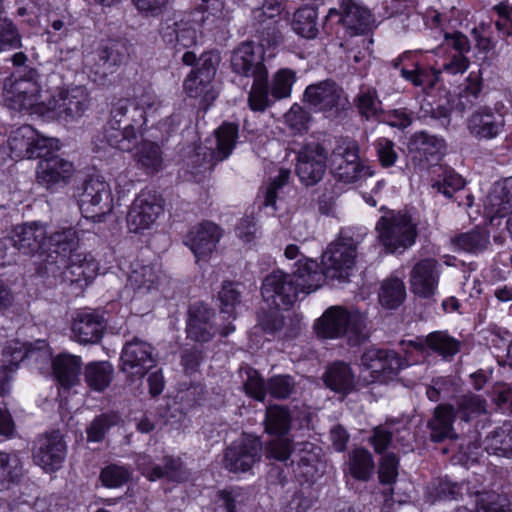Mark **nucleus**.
I'll list each match as a JSON object with an SVG mask.
<instances>
[{"label": "nucleus", "mask_w": 512, "mask_h": 512, "mask_svg": "<svg viewBox=\"0 0 512 512\" xmlns=\"http://www.w3.org/2000/svg\"><path fill=\"white\" fill-rule=\"evenodd\" d=\"M374 469V462L371 453L364 448L355 449L349 460V470L351 475L362 481L370 478Z\"/></svg>", "instance_id": "603ef678"}, {"label": "nucleus", "mask_w": 512, "mask_h": 512, "mask_svg": "<svg viewBox=\"0 0 512 512\" xmlns=\"http://www.w3.org/2000/svg\"><path fill=\"white\" fill-rule=\"evenodd\" d=\"M454 420L455 412L451 405H438L434 410L433 417L428 422L431 439L440 442L445 438H452L454 435Z\"/></svg>", "instance_id": "473e14b6"}, {"label": "nucleus", "mask_w": 512, "mask_h": 512, "mask_svg": "<svg viewBox=\"0 0 512 512\" xmlns=\"http://www.w3.org/2000/svg\"><path fill=\"white\" fill-rule=\"evenodd\" d=\"M123 60L124 53L121 51L120 45L113 43L87 56L85 68L93 82L104 84L108 76L116 71Z\"/></svg>", "instance_id": "2eb2a0df"}, {"label": "nucleus", "mask_w": 512, "mask_h": 512, "mask_svg": "<svg viewBox=\"0 0 512 512\" xmlns=\"http://www.w3.org/2000/svg\"><path fill=\"white\" fill-rule=\"evenodd\" d=\"M120 361L124 373L141 379L156 365L157 357L150 343L135 337L123 346Z\"/></svg>", "instance_id": "ddd939ff"}, {"label": "nucleus", "mask_w": 512, "mask_h": 512, "mask_svg": "<svg viewBox=\"0 0 512 512\" xmlns=\"http://www.w3.org/2000/svg\"><path fill=\"white\" fill-rule=\"evenodd\" d=\"M22 476V463L17 453L0 451V491L17 483Z\"/></svg>", "instance_id": "09e8293b"}, {"label": "nucleus", "mask_w": 512, "mask_h": 512, "mask_svg": "<svg viewBox=\"0 0 512 512\" xmlns=\"http://www.w3.org/2000/svg\"><path fill=\"white\" fill-rule=\"evenodd\" d=\"M295 388V381L290 375H277L267 382L269 394L275 398H287Z\"/></svg>", "instance_id": "69168bd1"}, {"label": "nucleus", "mask_w": 512, "mask_h": 512, "mask_svg": "<svg viewBox=\"0 0 512 512\" xmlns=\"http://www.w3.org/2000/svg\"><path fill=\"white\" fill-rule=\"evenodd\" d=\"M75 173L74 164L58 155L41 159L36 168L37 183L48 189L67 185Z\"/></svg>", "instance_id": "dca6fc26"}, {"label": "nucleus", "mask_w": 512, "mask_h": 512, "mask_svg": "<svg viewBox=\"0 0 512 512\" xmlns=\"http://www.w3.org/2000/svg\"><path fill=\"white\" fill-rule=\"evenodd\" d=\"M406 289L402 280L389 278L385 280L379 292V301L388 309L397 308L405 299Z\"/></svg>", "instance_id": "8fccbe9b"}, {"label": "nucleus", "mask_w": 512, "mask_h": 512, "mask_svg": "<svg viewBox=\"0 0 512 512\" xmlns=\"http://www.w3.org/2000/svg\"><path fill=\"white\" fill-rule=\"evenodd\" d=\"M104 323L94 312H80L72 323L73 338L81 344L97 343L103 335Z\"/></svg>", "instance_id": "a878e982"}, {"label": "nucleus", "mask_w": 512, "mask_h": 512, "mask_svg": "<svg viewBox=\"0 0 512 512\" xmlns=\"http://www.w3.org/2000/svg\"><path fill=\"white\" fill-rule=\"evenodd\" d=\"M327 387L336 391L347 393L354 387V375L350 367L338 362L331 365L324 376Z\"/></svg>", "instance_id": "c03bdc74"}, {"label": "nucleus", "mask_w": 512, "mask_h": 512, "mask_svg": "<svg viewBox=\"0 0 512 512\" xmlns=\"http://www.w3.org/2000/svg\"><path fill=\"white\" fill-rule=\"evenodd\" d=\"M47 227L42 222H28L15 226L8 238L0 242V251L6 256L7 243L24 255L45 252L47 248Z\"/></svg>", "instance_id": "1a4fd4ad"}, {"label": "nucleus", "mask_w": 512, "mask_h": 512, "mask_svg": "<svg viewBox=\"0 0 512 512\" xmlns=\"http://www.w3.org/2000/svg\"><path fill=\"white\" fill-rule=\"evenodd\" d=\"M131 107L128 100H120L116 103L112 110V117L104 131L93 138L95 150H105L108 146L121 151H131L134 148L140 127L136 128L134 122L126 123L131 120V117L125 119Z\"/></svg>", "instance_id": "f03ea898"}, {"label": "nucleus", "mask_w": 512, "mask_h": 512, "mask_svg": "<svg viewBox=\"0 0 512 512\" xmlns=\"http://www.w3.org/2000/svg\"><path fill=\"white\" fill-rule=\"evenodd\" d=\"M292 29L304 38H315L319 32L316 8L308 5L299 8L294 13Z\"/></svg>", "instance_id": "79ce46f5"}, {"label": "nucleus", "mask_w": 512, "mask_h": 512, "mask_svg": "<svg viewBox=\"0 0 512 512\" xmlns=\"http://www.w3.org/2000/svg\"><path fill=\"white\" fill-rule=\"evenodd\" d=\"M489 238V233L486 230L474 229L453 237L451 244L456 250L479 253L487 249L490 243Z\"/></svg>", "instance_id": "a18cd8bd"}, {"label": "nucleus", "mask_w": 512, "mask_h": 512, "mask_svg": "<svg viewBox=\"0 0 512 512\" xmlns=\"http://www.w3.org/2000/svg\"><path fill=\"white\" fill-rule=\"evenodd\" d=\"M244 374L245 392L258 401H264L266 396L267 384L264 383V380L262 379L260 374L255 369L250 367L244 370Z\"/></svg>", "instance_id": "e2e57ef3"}, {"label": "nucleus", "mask_w": 512, "mask_h": 512, "mask_svg": "<svg viewBox=\"0 0 512 512\" xmlns=\"http://www.w3.org/2000/svg\"><path fill=\"white\" fill-rule=\"evenodd\" d=\"M3 99L13 110L45 115L47 100L42 99V89L32 77L12 75L4 82Z\"/></svg>", "instance_id": "20e7f679"}, {"label": "nucleus", "mask_w": 512, "mask_h": 512, "mask_svg": "<svg viewBox=\"0 0 512 512\" xmlns=\"http://www.w3.org/2000/svg\"><path fill=\"white\" fill-rule=\"evenodd\" d=\"M240 498L237 492H220L214 503V512H242L243 499Z\"/></svg>", "instance_id": "774afa93"}, {"label": "nucleus", "mask_w": 512, "mask_h": 512, "mask_svg": "<svg viewBox=\"0 0 512 512\" xmlns=\"http://www.w3.org/2000/svg\"><path fill=\"white\" fill-rule=\"evenodd\" d=\"M120 418L117 414H101L94 418L86 429L87 439L90 442H100L106 432L118 424Z\"/></svg>", "instance_id": "13d9d810"}, {"label": "nucleus", "mask_w": 512, "mask_h": 512, "mask_svg": "<svg viewBox=\"0 0 512 512\" xmlns=\"http://www.w3.org/2000/svg\"><path fill=\"white\" fill-rule=\"evenodd\" d=\"M79 235L72 227L57 230L47 237L46 251H51L62 257H69L78 252Z\"/></svg>", "instance_id": "c9c22d12"}, {"label": "nucleus", "mask_w": 512, "mask_h": 512, "mask_svg": "<svg viewBox=\"0 0 512 512\" xmlns=\"http://www.w3.org/2000/svg\"><path fill=\"white\" fill-rule=\"evenodd\" d=\"M295 81L296 74L294 71L288 68L278 70L272 78L271 95L273 98L276 100L288 98Z\"/></svg>", "instance_id": "4d7b16f0"}, {"label": "nucleus", "mask_w": 512, "mask_h": 512, "mask_svg": "<svg viewBox=\"0 0 512 512\" xmlns=\"http://www.w3.org/2000/svg\"><path fill=\"white\" fill-rule=\"evenodd\" d=\"M330 166L335 178L347 184L373 176L372 169L360 162L359 147L351 140L336 145L331 154Z\"/></svg>", "instance_id": "423d86ee"}, {"label": "nucleus", "mask_w": 512, "mask_h": 512, "mask_svg": "<svg viewBox=\"0 0 512 512\" xmlns=\"http://www.w3.org/2000/svg\"><path fill=\"white\" fill-rule=\"evenodd\" d=\"M130 472L118 465H109L102 469L100 480L105 487L117 488L128 481Z\"/></svg>", "instance_id": "0e129e2a"}, {"label": "nucleus", "mask_w": 512, "mask_h": 512, "mask_svg": "<svg viewBox=\"0 0 512 512\" xmlns=\"http://www.w3.org/2000/svg\"><path fill=\"white\" fill-rule=\"evenodd\" d=\"M476 512H511L506 496L495 492H483L477 496Z\"/></svg>", "instance_id": "6e6d98bb"}, {"label": "nucleus", "mask_w": 512, "mask_h": 512, "mask_svg": "<svg viewBox=\"0 0 512 512\" xmlns=\"http://www.w3.org/2000/svg\"><path fill=\"white\" fill-rule=\"evenodd\" d=\"M484 443L488 453L512 458V425L504 423L495 428L486 437Z\"/></svg>", "instance_id": "4c0bfd02"}, {"label": "nucleus", "mask_w": 512, "mask_h": 512, "mask_svg": "<svg viewBox=\"0 0 512 512\" xmlns=\"http://www.w3.org/2000/svg\"><path fill=\"white\" fill-rule=\"evenodd\" d=\"M204 21V11L196 10L175 22L173 32L176 44L182 48L197 44L202 36L201 27Z\"/></svg>", "instance_id": "c85d7f7f"}, {"label": "nucleus", "mask_w": 512, "mask_h": 512, "mask_svg": "<svg viewBox=\"0 0 512 512\" xmlns=\"http://www.w3.org/2000/svg\"><path fill=\"white\" fill-rule=\"evenodd\" d=\"M428 349L443 358H450L460 350V342L443 331L431 332L427 335Z\"/></svg>", "instance_id": "3c124183"}, {"label": "nucleus", "mask_w": 512, "mask_h": 512, "mask_svg": "<svg viewBox=\"0 0 512 512\" xmlns=\"http://www.w3.org/2000/svg\"><path fill=\"white\" fill-rule=\"evenodd\" d=\"M67 258L69 265L66 275H70L71 282L88 283L96 275L98 264L90 255L78 251Z\"/></svg>", "instance_id": "e433bc0d"}, {"label": "nucleus", "mask_w": 512, "mask_h": 512, "mask_svg": "<svg viewBox=\"0 0 512 512\" xmlns=\"http://www.w3.org/2000/svg\"><path fill=\"white\" fill-rule=\"evenodd\" d=\"M315 329L323 338L343 337L352 346L360 345L369 337L364 315L341 306L328 308L316 322Z\"/></svg>", "instance_id": "f257e3e1"}, {"label": "nucleus", "mask_w": 512, "mask_h": 512, "mask_svg": "<svg viewBox=\"0 0 512 512\" xmlns=\"http://www.w3.org/2000/svg\"><path fill=\"white\" fill-rule=\"evenodd\" d=\"M441 265L433 258L422 259L417 262L410 273L411 291L422 298H429L436 294Z\"/></svg>", "instance_id": "aec40b11"}, {"label": "nucleus", "mask_w": 512, "mask_h": 512, "mask_svg": "<svg viewBox=\"0 0 512 512\" xmlns=\"http://www.w3.org/2000/svg\"><path fill=\"white\" fill-rule=\"evenodd\" d=\"M458 412L464 421H469L486 412V401L478 395H464L458 400Z\"/></svg>", "instance_id": "052dcab7"}, {"label": "nucleus", "mask_w": 512, "mask_h": 512, "mask_svg": "<svg viewBox=\"0 0 512 512\" xmlns=\"http://www.w3.org/2000/svg\"><path fill=\"white\" fill-rule=\"evenodd\" d=\"M289 178L290 170L283 168L279 170L278 175L262 190L264 195V206L272 207L273 210H276V199L278 197V193L282 187L288 183Z\"/></svg>", "instance_id": "680f3d73"}, {"label": "nucleus", "mask_w": 512, "mask_h": 512, "mask_svg": "<svg viewBox=\"0 0 512 512\" xmlns=\"http://www.w3.org/2000/svg\"><path fill=\"white\" fill-rule=\"evenodd\" d=\"M408 148L413 161L430 165L437 163L444 154L445 142L442 138L422 131L411 137Z\"/></svg>", "instance_id": "5701e85b"}, {"label": "nucleus", "mask_w": 512, "mask_h": 512, "mask_svg": "<svg viewBox=\"0 0 512 512\" xmlns=\"http://www.w3.org/2000/svg\"><path fill=\"white\" fill-rule=\"evenodd\" d=\"M291 414L283 406L274 405L266 410L265 431L276 436H285L291 427Z\"/></svg>", "instance_id": "de8ad7c7"}, {"label": "nucleus", "mask_w": 512, "mask_h": 512, "mask_svg": "<svg viewBox=\"0 0 512 512\" xmlns=\"http://www.w3.org/2000/svg\"><path fill=\"white\" fill-rule=\"evenodd\" d=\"M440 70L423 68L416 65L414 69H401V76L410 81L414 86L433 88L439 80Z\"/></svg>", "instance_id": "864d4df0"}, {"label": "nucleus", "mask_w": 512, "mask_h": 512, "mask_svg": "<svg viewBox=\"0 0 512 512\" xmlns=\"http://www.w3.org/2000/svg\"><path fill=\"white\" fill-rule=\"evenodd\" d=\"M65 457L66 445L60 434L51 433L37 438L33 449V460L45 471L58 470Z\"/></svg>", "instance_id": "6ab92c4d"}, {"label": "nucleus", "mask_w": 512, "mask_h": 512, "mask_svg": "<svg viewBox=\"0 0 512 512\" xmlns=\"http://www.w3.org/2000/svg\"><path fill=\"white\" fill-rule=\"evenodd\" d=\"M184 91L189 97L199 99L201 104L206 107L217 97L213 84L206 82L204 78L198 76L194 71H191L185 79Z\"/></svg>", "instance_id": "37998d69"}, {"label": "nucleus", "mask_w": 512, "mask_h": 512, "mask_svg": "<svg viewBox=\"0 0 512 512\" xmlns=\"http://www.w3.org/2000/svg\"><path fill=\"white\" fill-rule=\"evenodd\" d=\"M264 56L265 51L261 45L244 42L233 51L231 67L235 73L253 79L268 76Z\"/></svg>", "instance_id": "4468645a"}, {"label": "nucleus", "mask_w": 512, "mask_h": 512, "mask_svg": "<svg viewBox=\"0 0 512 512\" xmlns=\"http://www.w3.org/2000/svg\"><path fill=\"white\" fill-rule=\"evenodd\" d=\"M3 355L9 358L10 365H0V395L8 392L12 373L17 369L21 361L34 355V350L32 349V344L22 343L14 339L7 342Z\"/></svg>", "instance_id": "bb28decb"}, {"label": "nucleus", "mask_w": 512, "mask_h": 512, "mask_svg": "<svg viewBox=\"0 0 512 512\" xmlns=\"http://www.w3.org/2000/svg\"><path fill=\"white\" fill-rule=\"evenodd\" d=\"M113 373V366L109 362H91L85 367L84 377L91 389L101 392L110 385Z\"/></svg>", "instance_id": "a19ab883"}, {"label": "nucleus", "mask_w": 512, "mask_h": 512, "mask_svg": "<svg viewBox=\"0 0 512 512\" xmlns=\"http://www.w3.org/2000/svg\"><path fill=\"white\" fill-rule=\"evenodd\" d=\"M163 280L164 275L156 266L135 260L130 265L126 289L131 290L135 297L142 298L158 291Z\"/></svg>", "instance_id": "f3484780"}, {"label": "nucleus", "mask_w": 512, "mask_h": 512, "mask_svg": "<svg viewBox=\"0 0 512 512\" xmlns=\"http://www.w3.org/2000/svg\"><path fill=\"white\" fill-rule=\"evenodd\" d=\"M484 211L490 218L504 217L512 211V177L492 186L484 201Z\"/></svg>", "instance_id": "393cba45"}, {"label": "nucleus", "mask_w": 512, "mask_h": 512, "mask_svg": "<svg viewBox=\"0 0 512 512\" xmlns=\"http://www.w3.org/2000/svg\"><path fill=\"white\" fill-rule=\"evenodd\" d=\"M261 455V441L252 435H243L225 450L223 465L230 472L245 473L260 461Z\"/></svg>", "instance_id": "f8f14e48"}, {"label": "nucleus", "mask_w": 512, "mask_h": 512, "mask_svg": "<svg viewBox=\"0 0 512 512\" xmlns=\"http://www.w3.org/2000/svg\"><path fill=\"white\" fill-rule=\"evenodd\" d=\"M248 103L253 111L260 112L265 111L271 105L268 92V76L253 79Z\"/></svg>", "instance_id": "5fc2aeb1"}, {"label": "nucleus", "mask_w": 512, "mask_h": 512, "mask_svg": "<svg viewBox=\"0 0 512 512\" xmlns=\"http://www.w3.org/2000/svg\"><path fill=\"white\" fill-rule=\"evenodd\" d=\"M81 358L70 354H61L52 361L53 372L63 387H72L79 382Z\"/></svg>", "instance_id": "72a5a7b5"}, {"label": "nucleus", "mask_w": 512, "mask_h": 512, "mask_svg": "<svg viewBox=\"0 0 512 512\" xmlns=\"http://www.w3.org/2000/svg\"><path fill=\"white\" fill-rule=\"evenodd\" d=\"M221 236L220 227L207 221L190 230L185 237V244L193 252L197 261H206L214 252Z\"/></svg>", "instance_id": "412c9836"}, {"label": "nucleus", "mask_w": 512, "mask_h": 512, "mask_svg": "<svg viewBox=\"0 0 512 512\" xmlns=\"http://www.w3.org/2000/svg\"><path fill=\"white\" fill-rule=\"evenodd\" d=\"M21 40L14 23L8 18H0V52L20 48Z\"/></svg>", "instance_id": "bf43d9fd"}, {"label": "nucleus", "mask_w": 512, "mask_h": 512, "mask_svg": "<svg viewBox=\"0 0 512 512\" xmlns=\"http://www.w3.org/2000/svg\"><path fill=\"white\" fill-rule=\"evenodd\" d=\"M464 179L454 171L444 172L441 180L435 182L432 188L446 197H452L453 193L464 187Z\"/></svg>", "instance_id": "338daca9"}, {"label": "nucleus", "mask_w": 512, "mask_h": 512, "mask_svg": "<svg viewBox=\"0 0 512 512\" xmlns=\"http://www.w3.org/2000/svg\"><path fill=\"white\" fill-rule=\"evenodd\" d=\"M82 190L79 200L82 215L94 222L103 221L113 210L109 184L101 176H90L84 181Z\"/></svg>", "instance_id": "6e6552de"}, {"label": "nucleus", "mask_w": 512, "mask_h": 512, "mask_svg": "<svg viewBox=\"0 0 512 512\" xmlns=\"http://www.w3.org/2000/svg\"><path fill=\"white\" fill-rule=\"evenodd\" d=\"M216 148L212 153L215 161H222L229 157L235 147L238 137V126L233 123H224L216 131Z\"/></svg>", "instance_id": "49530a36"}, {"label": "nucleus", "mask_w": 512, "mask_h": 512, "mask_svg": "<svg viewBox=\"0 0 512 512\" xmlns=\"http://www.w3.org/2000/svg\"><path fill=\"white\" fill-rule=\"evenodd\" d=\"M164 211V200L151 190L141 191L132 202L127 214L129 231L137 233L150 229Z\"/></svg>", "instance_id": "9d476101"}, {"label": "nucleus", "mask_w": 512, "mask_h": 512, "mask_svg": "<svg viewBox=\"0 0 512 512\" xmlns=\"http://www.w3.org/2000/svg\"><path fill=\"white\" fill-rule=\"evenodd\" d=\"M89 106L87 89L83 86H74L60 89L48 98L45 114L65 123H73L85 114Z\"/></svg>", "instance_id": "39448f33"}, {"label": "nucleus", "mask_w": 512, "mask_h": 512, "mask_svg": "<svg viewBox=\"0 0 512 512\" xmlns=\"http://www.w3.org/2000/svg\"><path fill=\"white\" fill-rule=\"evenodd\" d=\"M165 100L158 96L153 90H145L137 100V107H133L131 121L138 127L146 123L147 117L160 115L166 110Z\"/></svg>", "instance_id": "2f4dec72"}, {"label": "nucleus", "mask_w": 512, "mask_h": 512, "mask_svg": "<svg viewBox=\"0 0 512 512\" xmlns=\"http://www.w3.org/2000/svg\"><path fill=\"white\" fill-rule=\"evenodd\" d=\"M35 137L36 130L30 125L22 126L11 132L8 139V146L12 159H30L33 152L31 153L29 151Z\"/></svg>", "instance_id": "ea45409f"}, {"label": "nucleus", "mask_w": 512, "mask_h": 512, "mask_svg": "<svg viewBox=\"0 0 512 512\" xmlns=\"http://www.w3.org/2000/svg\"><path fill=\"white\" fill-rule=\"evenodd\" d=\"M341 7L343 15L340 21L352 34L363 33L368 29L371 23V14L368 9L353 0H342Z\"/></svg>", "instance_id": "f704fd0d"}, {"label": "nucleus", "mask_w": 512, "mask_h": 512, "mask_svg": "<svg viewBox=\"0 0 512 512\" xmlns=\"http://www.w3.org/2000/svg\"><path fill=\"white\" fill-rule=\"evenodd\" d=\"M261 293L268 306L284 310L295 303L298 295L293 276L279 269L263 279Z\"/></svg>", "instance_id": "9b49d317"}, {"label": "nucleus", "mask_w": 512, "mask_h": 512, "mask_svg": "<svg viewBox=\"0 0 512 512\" xmlns=\"http://www.w3.org/2000/svg\"><path fill=\"white\" fill-rule=\"evenodd\" d=\"M135 158L138 165L148 174L159 172L164 167L161 147L151 141H143L138 148Z\"/></svg>", "instance_id": "58836bf2"}, {"label": "nucleus", "mask_w": 512, "mask_h": 512, "mask_svg": "<svg viewBox=\"0 0 512 512\" xmlns=\"http://www.w3.org/2000/svg\"><path fill=\"white\" fill-rule=\"evenodd\" d=\"M364 367L371 370L374 379L381 375L395 374L404 367V362L394 351L370 348L361 357Z\"/></svg>", "instance_id": "b1692460"}, {"label": "nucleus", "mask_w": 512, "mask_h": 512, "mask_svg": "<svg viewBox=\"0 0 512 512\" xmlns=\"http://www.w3.org/2000/svg\"><path fill=\"white\" fill-rule=\"evenodd\" d=\"M291 275L297 286V291L306 294L317 290L326 277L325 270L321 272L318 263L312 259L299 260L297 270Z\"/></svg>", "instance_id": "7c9ffc66"}, {"label": "nucleus", "mask_w": 512, "mask_h": 512, "mask_svg": "<svg viewBox=\"0 0 512 512\" xmlns=\"http://www.w3.org/2000/svg\"><path fill=\"white\" fill-rule=\"evenodd\" d=\"M504 126V116L488 107L476 109L467 121L469 132L479 139L496 138L503 131Z\"/></svg>", "instance_id": "4be33fe9"}, {"label": "nucleus", "mask_w": 512, "mask_h": 512, "mask_svg": "<svg viewBox=\"0 0 512 512\" xmlns=\"http://www.w3.org/2000/svg\"><path fill=\"white\" fill-rule=\"evenodd\" d=\"M379 241L391 253L412 246L417 236L411 216L402 211L388 210L376 223Z\"/></svg>", "instance_id": "7ed1b4c3"}, {"label": "nucleus", "mask_w": 512, "mask_h": 512, "mask_svg": "<svg viewBox=\"0 0 512 512\" xmlns=\"http://www.w3.org/2000/svg\"><path fill=\"white\" fill-rule=\"evenodd\" d=\"M327 152L317 143L304 146L297 158L296 173L305 185L319 182L326 170Z\"/></svg>", "instance_id": "a211bd4d"}, {"label": "nucleus", "mask_w": 512, "mask_h": 512, "mask_svg": "<svg viewBox=\"0 0 512 512\" xmlns=\"http://www.w3.org/2000/svg\"><path fill=\"white\" fill-rule=\"evenodd\" d=\"M304 98L314 109L327 111L338 106L341 99V90L333 82H320L308 86Z\"/></svg>", "instance_id": "c756f323"}, {"label": "nucleus", "mask_w": 512, "mask_h": 512, "mask_svg": "<svg viewBox=\"0 0 512 512\" xmlns=\"http://www.w3.org/2000/svg\"><path fill=\"white\" fill-rule=\"evenodd\" d=\"M214 316V312L204 305L193 307L187 323L188 337L197 342L209 341L216 333L212 322Z\"/></svg>", "instance_id": "cd10ccee"}, {"label": "nucleus", "mask_w": 512, "mask_h": 512, "mask_svg": "<svg viewBox=\"0 0 512 512\" xmlns=\"http://www.w3.org/2000/svg\"><path fill=\"white\" fill-rule=\"evenodd\" d=\"M359 240L353 239L346 232L330 244L322 256L325 275L331 279H346L356 264Z\"/></svg>", "instance_id": "0eeeda50"}]
</instances>
